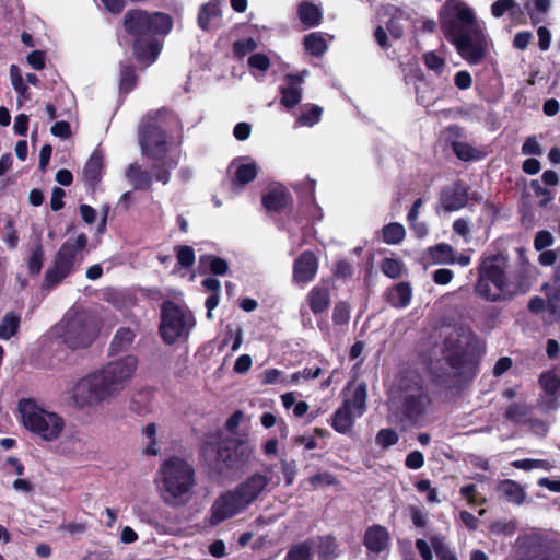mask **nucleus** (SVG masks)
<instances>
[{
  "label": "nucleus",
  "mask_w": 560,
  "mask_h": 560,
  "mask_svg": "<svg viewBox=\"0 0 560 560\" xmlns=\"http://www.w3.org/2000/svg\"><path fill=\"white\" fill-rule=\"evenodd\" d=\"M307 482L312 486L313 489H318L320 487L332 486L337 483V479L332 474L328 471H322L310 477Z\"/></svg>",
  "instance_id": "obj_49"
},
{
  "label": "nucleus",
  "mask_w": 560,
  "mask_h": 560,
  "mask_svg": "<svg viewBox=\"0 0 560 560\" xmlns=\"http://www.w3.org/2000/svg\"><path fill=\"white\" fill-rule=\"evenodd\" d=\"M136 84L135 70L131 67H126L121 70L120 75V89L125 92H129Z\"/></svg>",
  "instance_id": "obj_59"
},
{
  "label": "nucleus",
  "mask_w": 560,
  "mask_h": 560,
  "mask_svg": "<svg viewBox=\"0 0 560 560\" xmlns=\"http://www.w3.org/2000/svg\"><path fill=\"white\" fill-rule=\"evenodd\" d=\"M135 332L130 328H120L116 331L110 342V353H119L126 350L133 341Z\"/></svg>",
  "instance_id": "obj_30"
},
{
  "label": "nucleus",
  "mask_w": 560,
  "mask_h": 560,
  "mask_svg": "<svg viewBox=\"0 0 560 560\" xmlns=\"http://www.w3.org/2000/svg\"><path fill=\"white\" fill-rule=\"evenodd\" d=\"M551 7V0H534L533 5L526 3L529 18L534 24H538L545 20V15Z\"/></svg>",
  "instance_id": "obj_34"
},
{
  "label": "nucleus",
  "mask_w": 560,
  "mask_h": 560,
  "mask_svg": "<svg viewBox=\"0 0 560 560\" xmlns=\"http://www.w3.org/2000/svg\"><path fill=\"white\" fill-rule=\"evenodd\" d=\"M439 22L445 38L469 65L486 56L487 39L471 8L460 0H447L440 9Z\"/></svg>",
  "instance_id": "obj_1"
},
{
  "label": "nucleus",
  "mask_w": 560,
  "mask_h": 560,
  "mask_svg": "<svg viewBox=\"0 0 560 560\" xmlns=\"http://www.w3.org/2000/svg\"><path fill=\"white\" fill-rule=\"evenodd\" d=\"M156 432L158 428L155 423H149L142 429V435L144 440V451L148 455H156L160 450L156 446Z\"/></svg>",
  "instance_id": "obj_41"
},
{
  "label": "nucleus",
  "mask_w": 560,
  "mask_h": 560,
  "mask_svg": "<svg viewBox=\"0 0 560 560\" xmlns=\"http://www.w3.org/2000/svg\"><path fill=\"white\" fill-rule=\"evenodd\" d=\"M343 394L345 399L342 406L361 417L366 409L368 392L365 383H360L352 390L347 388L343 390Z\"/></svg>",
  "instance_id": "obj_19"
},
{
  "label": "nucleus",
  "mask_w": 560,
  "mask_h": 560,
  "mask_svg": "<svg viewBox=\"0 0 560 560\" xmlns=\"http://www.w3.org/2000/svg\"><path fill=\"white\" fill-rule=\"evenodd\" d=\"M553 244V236L547 230L538 231L534 238V247L536 250L541 252Z\"/></svg>",
  "instance_id": "obj_57"
},
{
  "label": "nucleus",
  "mask_w": 560,
  "mask_h": 560,
  "mask_svg": "<svg viewBox=\"0 0 560 560\" xmlns=\"http://www.w3.org/2000/svg\"><path fill=\"white\" fill-rule=\"evenodd\" d=\"M412 296V290L408 282H400L386 292L388 303L398 308L409 305Z\"/></svg>",
  "instance_id": "obj_23"
},
{
  "label": "nucleus",
  "mask_w": 560,
  "mask_h": 560,
  "mask_svg": "<svg viewBox=\"0 0 560 560\" xmlns=\"http://www.w3.org/2000/svg\"><path fill=\"white\" fill-rule=\"evenodd\" d=\"M498 492L508 502L521 504L524 501L525 492L515 481L505 479L499 482Z\"/></svg>",
  "instance_id": "obj_27"
},
{
  "label": "nucleus",
  "mask_w": 560,
  "mask_h": 560,
  "mask_svg": "<svg viewBox=\"0 0 560 560\" xmlns=\"http://www.w3.org/2000/svg\"><path fill=\"white\" fill-rule=\"evenodd\" d=\"M247 508L235 489L226 491L214 500L210 509L209 523L217 526L244 512Z\"/></svg>",
  "instance_id": "obj_14"
},
{
  "label": "nucleus",
  "mask_w": 560,
  "mask_h": 560,
  "mask_svg": "<svg viewBox=\"0 0 560 560\" xmlns=\"http://www.w3.org/2000/svg\"><path fill=\"white\" fill-rule=\"evenodd\" d=\"M124 26L126 32L135 37V56L139 61L149 65L156 60L161 50L155 35L167 34L172 28V20L161 12L130 10L124 16Z\"/></svg>",
  "instance_id": "obj_4"
},
{
  "label": "nucleus",
  "mask_w": 560,
  "mask_h": 560,
  "mask_svg": "<svg viewBox=\"0 0 560 560\" xmlns=\"http://www.w3.org/2000/svg\"><path fill=\"white\" fill-rule=\"evenodd\" d=\"M320 374V368H316L314 370L304 369L303 371H298L293 373L290 377H284V380H282V383L299 384L302 380L317 378Z\"/></svg>",
  "instance_id": "obj_47"
},
{
  "label": "nucleus",
  "mask_w": 560,
  "mask_h": 560,
  "mask_svg": "<svg viewBox=\"0 0 560 560\" xmlns=\"http://www.w3.org/2000/svg\"><path fill=\"white\" fill-rule=\"evenodd\" d=\"M257 48V43L253 38L237 40L233 45V51L236 57L243 58L246 54L254 51Z\"/></svg>",
  "instance_id": "obj_54"
},
{
  "label": "nucleus",
  "mask_w": 560,
  "mask_h": 560,
  "mask_svg": "<svg viewBox=\"0 0 560 560\" xmlns=\"http://www.w3.org/2000/svg\"><path fill=\"white\" fill-rule=\"evenodd\" d=\"M350 318V306L346 302H338L332 312V320L337 325L347 324Z\"/></svg>",
  "instance_id": "obj_51"
},
{
  "label": "nucleus",
  "mask_w": 560,
  "mask_h": 560,
  "mask_svg": "<svg viewBox=\"0 0 560 560\" xmlns=\"http://www.w3.org/2000/svg\"><path fill=\"white\" fill-rule=\"evenodd\" d=\"M19 409L24 427L46 441L58 439L63 430L62 418L44 409L34 400L20 401Z\"/></svg>",
  "instance_id": "obj_10"
},
{
  "label": "nucleus",
  "mask_w": 560,
  "mask_h": 560,
  "mask_svg": "<svg viewBox=\"0 0 560 560\" xmlns=\"http://www.w3.org/2000/svg\"><path fill=\"white\" fill-rule=\"evenodd\" d=\"M291 202V197L282 186L272 187L262 198V203L267 210L280 211Z\"/></svg>",
  "instance_id": "obj_22"
},
{
  "label": "nucleus",
  "mask_w": 560,
  "mask_h": 560,
  "mask_svg": "<svg viewBox=\"0 0 560 560\" xmlns=\"http://www.w3.org/2000/svg\"><path fill=\"white\" fill-rule=\"evenodd\" d=\"M405 464L410 469H419L424 464L423 454L419 451L409 453L406 457Z\"/></svg>",
  "instance_id": "obj_63"
},
{
  "label": "nucleus",
  "mask_w": 560,
  "mask_h": 560,
  "mask_svg": "<svg viewBox=\"0 0 560 560\" xmlns=\"http://www.w3.org/2000/svg\"><path fill=\"white\" fill-rule=\"evenodd\" d=\"M138 369L135 355H125L80 378L72 387V399L79 407L109 402L128 386Z\"/></svg>",
  "instance_id": "obj_2"
},
{
  "label": "nucleus",
  "mask_w": 560,
  "mask_h": 560,
  "mask_svg": "<svg viewBox=\"0 0 560 560\" xmlns=\"http://www.w3.org/2000/svg\"><path fill=\"white\" fill-rule=\"evenodd\" d=\"M10 75L11 81L14 90L20 93L21 95H24L27 91V86L23 83L22 75L20 73V70L16 66L12 65L10 68Z\"/></svg>",
  "instance_id": "obj_60"
},
{
  "label": "nucleus",
  "mask_w": 560,
  "mask_h": 560,
  "mask_svg": "<svg viewBox=\"0 0 560 560\" xmlns=\"http://www.w3.org/2000/svg\"><path fill=\"white\" fill-rule=\"evenodd\" d=\"M337 542L332 537H323L318 544L319 560H334L338 557Z\"/></svg>",
  "instance_id": "obj_38"
},
{
  "label": "nucleus",
  "mask_w": 560,
  "mask_h": 560,
  "mask_svg": "<svg viewBox=\"0 0 560 560\" xmlns=\"http://www.w3.org/2000/svg\"><path fill=\"white\" fill-rule=\"evenodd\" d=\"M201 262L208 264L211 272L214 275L222 276L225 275L229 270L228 262L220 257L205 256L201 258Z\"/></svg>",
  "instance_id": "obj_48"
},
{
  "label": "nucleus",
  "mask_w": 560,
  "mask_h": 560,
  "mask_svg": "<svg viewBox=\"0 0 560 560\" xmlns=\"http://www.w3.org/2000/svg\"><path fill=\"white\" fill-rule=\"evenodd\" d=\"M456 156L463 161H471L479 159V152L466 142L455 141L452 144Z\"/></svg>",
  "instance_id": "obj_43"
},
{
  "label": "nucleus",
  "mask_w": 560,
  "mask_h": 560,
  "mask_svg": "<svg viewBox=\"0 0 560 560\" xmlns=\"http://www.w3.org/2000/svg\"><path fill=\"white\" fill-rule=\"evenodd\" d=\"M308 75L307 70H303L299 74H285L283 78L284 84L280 88L281 104L287 108H292L300 103L302 98V83L305 77Z\"/></svg>",
  "instance_id": "obj_16"
},
{
  "label": "nucleus",
  "mask_w": 560,
  "mask_h": 560,
  "mask_svg": "<svg viewBox=\"0 0 560 560\" xmlns=\"http://www.w3.org/2000/svg\"><path fill=\"white\" fill-rule=\"evenodd\" d=\"M320 115H322V107H319L317 105H312L311 108L306 113H303L299 117V122L301 125H305V126H313L314 124H316L319 120Z\"/></svg>",
  "instance_id": "obj_58"
},
{
  "label": "nucleus",
  "mask_w": 560,
  "mask_h": 560,
  "mask_svg": "<svg viewBox=\"0 0 560 560\" xmlns=\"http://www.w3.org/2000/svg\"><path fill=\"white\" fill-rule=\"evenodd\" d=\"M194 326L195 319L189 312L172 301L162 304L160 332L166 343L186 339Z\"/></svg>",
  "instance_id": "obj_11"
},
{
  "label": "nucleus",
  "mask_w": 560,
  "mask_h": 560,
  "mask_svg": "<svg viewBox=\"0 0 560 560\" xmlns=\"http://www.w3.org/2000/svg\"><path fill=\"white\" fill-rule=\"evenodd\" d=\"M250 453L246 445L232 438L215 436L202 447L205 460L219 474L242 469Z\"/></svg>",
  "instance_id": "obj_8"
},
{
  "label": "nucleus",
  "mask_w": 560,
  "mask_h": 560,
  "mask_svg": "<svg viewBox=\"0 0 560 560\" xmlns=\"http://www.w3.org/2000/svg\"><path fill=\"white\" fill-rule=\"evenodd\" d=\"M405 235V228L400 223H389L383 228V240L387 244H398Z\"/></svg>",
  "instance_id": "obj_39"
},
{
  "label": "nucleus",
  "mask_w": 560,
  "mask_h": 560,
  "mask_svg": "<svg viewBox=\"0 0 560 560\" xmlns=\"http://www.w3.org/2000/svg\"><path fill=\"white\" fill-rule=\"evenodd\" d=\"M382 271L389 278H398L402 273L404 264L394 258H385L381 264Z\"/></svg>",
  "instance_id": "obj_46"
},
{
  "label": "nucleus",
  "mask_w": 560,
  "mask_h": 560,
  "mask_svg": "<svg viewBox=\"0 0 560 560\" xmlns=\"http://www.w3.org/2000/svg\"><path fill=\"white\" fill-rule=\"evenodd\" d=\"M20 326V316L10 312L7 313L0 323V339L8 340L16 334Z\"/></svg>",
  "instance_id": "obj_32"
},
{
  "label": "nucleus",
  "mask_w": 560,
  "mask_h": 560,
  "mask_svg": "<svg viewBox=\"0 0 560 560\" xmlns=\"http://www.w3.org/2000/svg\"><path fill=\"white\" fill-rule=\"evenodd\" d=\"M511 15L521 13L520 4L515 0H497L491 5V13L494 18H501L504 13Z\"/></svg>",
  "instance_id": "obj_40"
},
{
  "label": "nucleus",
  "mask_w": 560,
  "mask_h": 560,
  "mask_svg": "<svg viewBox=\"0 0 560 560\" xmlns=\"http://www.w3.org/2000/svg\"><path fill=\"white\" fill-rule=\"evenodd\" d=\"M359 417L341 405L332 415L330 423L337 432L345 434L352 429L355 419Z\"/></svg>",
  "instance_id": "obj_26"
},
{
  "label": "nucleus",
  "mask_w": 560,
  "mask_h": 560,
  "mask_svg": "<svg viewBox=\"0 0 560 560\" xmlns=\"http://www.w3.org/2000/svg\"><path fill=\"white\" fill-rule=\"evenodd\" d=\"M220 15V9L218 3L209 2L200 8L198 15V23L202 30H208L211 19Z\"/></svg>",
  "instance_id": "obj_42"
},
{
  "label": "nucleus",
  "mask_w": 560,
  "mask_h": 560,
  "mask_svg": "<svg viewBox=\"0 0 560 560\" xmlns=\"http://www.w3.org/2000/svg\"><path fill=\"white\" fill-rule=\"evenodd\" d=\"M453 277H454L453 271L450 269H446V268H441V269L435 270L432 276L433 281L440 285H445V284L450 283L453 279Z\"/></svg>",
  "instance_id": "obj_64"
},
{
  "label": "nucleus",
  "mask_w": 560,
  "mask_h": 560,
  "mask_svg": "<svg viewBox=\"0 0 560 560\" xmlns=\"http://www.w3.org/2000/svg\"><path fill=\"white\" fill-rule=\"evenodd\" d=\"M298 14L301 22L307 27L318 25L322 20L320 9L317 5L306 1H303L299 4Z\"/></svg>",
  "instance_id": "obj_29"
},
{
  "label": "nucleus",
  "mask_w": 560,
  "mask_h": 560,
  "mask_svg": "<svg viewBox=\"0 0 560 560\" xmlns=\"http://www.w3.org/2000/svg\"><path fill=\"white\" fill-rule=\"evenodd\" d=\"M310 308L315 315L327 311L330 305V294L327 288L314 287L307 294Z\"/></svg>",
  "instance_id": "obj_24"
},
{
  "label": "nucleus",
  "mask_w": 560,
  "mask_h": 560,
  "mask_svg": "<svg viewBox=\"0 0 560 560\" xmlns=\"http://www.w3.org/2000/svg\"><path fill=\"white\" fill-rule=\"evenodd\" d=\"M160 472L162 480L159 491L163 502L171 506L185 505L195 486L192 466L182 458L172 457L163 463Z\"/></svg>",
  "instance_id": "obj_7"
},
{
  "label": "nucleus",
  "mask_w": 560,
  "mask_h": 560,
  "mask_svg": "<svg viewBox=\"0 0 560 560\" xmlns=\"http://www.w3.org/2000/svg\"><path fill=\"white\" fill-rule=\"evenodd\" d=\"M424 65L430 69L441 74L445 68V60L433 51L425 52L423 56Z\"/></svg>",
  "instance_id": "obj_52"
},
{
  "label": "nucleus",
  "mask_w": 560,
  "mask_h": 560,
  "mask_svg": "<svg viewBox=\"0 0 560 560\" xmlns=\"http://www.w3.org/2000/svg\"><path fill=\"white\" fill-rule=\"evenodd\" d=\"M467 187L462 183H455L443 189L441 196L442 207L445 211H457L467 205Z\"/></svg>",
  "instance_id": "obj_17"
},
{
  "label": "nucleus",
  "mask_w": 560,
  "mask_h": 560,
  "mask_svg": "<svg viewBox=\"0 0 560 560\" xmlns=\"http://www.w3.org/2000/svg\"><path fill=\"white\" fill-rule=\"evenodd\" d=\"M235 166L234 177L232 179L233 189H237L254 180L257 176V164L255 162H245L233 164Z\"/></svg>",
  "instance_id": "obj_25"
},
{
  "label": "nucleus",
  "mask_w": 560,
  "mask_h": 560,
  "mask_svg": "<svg viewBox=\"0 0 560 560\" xmlns=\"http://www.w3.org/2000/svg\"><path fill=\"white\" fill-rule=\"evenodd\" d=\"M528 290L526 270L522 265H511L501 255L487 257L479 267L475 293L489 302L511 300Z\"/></svg>",
  "instance_id": "obj_3"
},
{
  "label": "nucleus",
  "mask_w": 560,
  "mask_h": 560,
  "mask_svg": "<svg viewBox=\"0 0 560 560\" xmlns=\"http://www.w3.org/2000/svg\"><path fill=\"white\" fill-rule=\"evenodd\" d=\"M176 256L178 264L182 267L188 268L195 262V252L194 248L187 245H182L176 247Z\"/></svg>",
  "instance_id": "obj_50"
},
{
  "label": "nucleus",
  "mask_w": 560,
  "mask_h": 560,
  "mask_svg": "<svg viewBox=\"0 0 560 560\" xmlns=\"http://www.w3.org/2000/svg\"><path fill=\"white\" fill-rule=\"evenodd\" d=\"M530 415L532 407L525 396H520V399L510 404L504 411V418L515 424H526Z\"/></svg>",
  "instance_id": "obj_21"
},
{
  "label": "nucleus",
  "mask_w": 560,
  "mask_h": 560,
  "mask_svg": "<svg viewBox=\"0 0 560 560\" xmlns=\"http://www.w3.org/2000/svg\"><path fill=\"white\" fill-rule=\"evenodd\" d=\"M126 177L132 183L135 189L148 190L152 185V177L148 171L141 168L140 165L130 164L126 171Z\"/></svg>",
  "instance_id": "obj_28"
},
{
  "label": "nucleus",
  "mask_w": 560,
  "mask_h": 560,
  "mask_svg": "<svg viewBox=\"0 0 560 560\" xmlns=\"http://www.w3.org/2000/svg\"><path fill=\"white\" fill-rule=\"evenodd\" d=\"M559 396L560 394L550 395L544 393L538 400L539 408L545 412L558 409L560 407Z\"/></svg>",
  "instance_id": "obj_53"
},
{
  "label": "nucleus",
  "mask_w": 560,
  "mask_h": 560,
  "mask_svg": "<svg viewBox=\"0 0 560 560\" xmlns=\"http://www.w3.org/2000/svg\"><path fill=\"white\" fill-rule=\"evenodd\" d=\"M522 153L525 155H540L542 153V149L536 137H529L526 139L522 145Z\"/></svg>",
  "instance_id": "obj_62"
},
{
  "label": "nucleus",
  "mask_w": 560,
  "mask_h": 560,
  "mask_svg": "<svg viewBox=\"0 0 560 560\" xmlns=\"http://www.w3.org/2000/svg\"><path fill=\"white\" fill-rule=\"evenodd\" d=\"M44 249L42 244L38 242L32 249L28 258V270L31 275H38L43 267Z\"/></svg>",
  "instance_id": "obj_44"
},
{
  "label": "nucleus",
  "mask_w": 560,
  "mask_h": 560,
  "mask_svg": "<svg viewBox=\"0 0 560 560\" xmlns=\"http://www.w3.org/2000/svg\"><path fill=\"white\" fill-rule=\"evenodd\" d=\"M100 320L94 312L72 307L51 327L52 338L70 350L89 348L97 337Z\"/></svg>",
  "instance_id": "obj_5"
},
{
  "label": "nucleus",
  "mask_w": 560,
  "mask_h": 560,
  "mask_svg": "<svg viewBox=\"0 0 560 560\" xmlns=\"http://www.w3.org/2000/svg\"><path fill=\"white\" fill-rule=\"evenodd\" d=\"M312 548L313 545L310 541L294 544L289 548L284 560H312Z\"/></svg>",
  "instance_id": "obj_35"
},
{
  "label": "nucleus",
  "mask_w": 560,
  "mask_h": 560,
  "mask_svg": "<svg viewBox=\"0 0 560 560\" xmlns=\"http://www.w3.org/2000/svg\"><path fill=\"white\" fill-rule=\"evenodd\" d=\"M248 66L252 69L266 72L270 67V59L265 54H253L247 60Z\"/></svg>",
  "instance_id": "obj_55"
},
{
  "label": "nucleus",
  "mask_w": 560,
  "mask_h": 560,
  "mask_svg": "<svg viewBox=\"0 0 560 560\" xmlns=\"http://www.w3.org/2000/svg\"><path fill=\"white\" fill-rule=\"evenodd\" d=\"M539 384L546 394H560V377L555 371L544 372L539 377Z\"/></svg>",
  "instance_id": "obj_37"
},
{
  "label": "nucleus",
  "mask_w": 560,
  "mask_h": 560,
  "mask_svg": "<svg viewBox=\"0 0 560 560\" xmlns=\"http://www.w3.org/2000/svg\"><path fill=\"white\" fill-rule=\"evenodd\" d=\"M389 534L387 529L380 525L370 527L364 535V545L370 552L381 553L388 548Z\"/></svg>",
  "instance_id": "obj_20"
},
{
  "label": "nucleus",
  "mask_w": 560,
  "mask_h": 560,
  "mask_svg": "<svg viewBox=\"0 0 560 560\" xmlns=\"http://www.w3.org/2000/svg\"><path fill=\"white\" fill-rule=\"evenodd\" d=\"M443 358L430 363V371L442 382L462 375L472 335L464 327L446 326L441 329Z\"/></svg>",
  "instance_id": "obj_6"
},
{
  "label": "nucleus",
  "mask_w": 560,
  "mask_h": 560,
  "mask_svg": "<svg viewBox=\"0 0 560 560\" xmlns=\"http://www.w3.org/2000/svg\"><path fill=\"white\" fill-rule=\"evenodd\" d=\"M88 237L83 233L67 240L56 253L52 266L46 270L42 289L51 290L69 277L81 265Z\"/></svg>",
  "instance_id": "obj_9"
},
{
  "label": "nucleus",
  "mask_w": 560,
  "mask_h": 560,
  "mask_svg": "<svg viewBox=\"0 0 560 560\" xmlns=\"http://www.w3.org/2000/svg\"><path fill=\"white\" fill-rule=\"evenodd\" d=\"M160 112H150L140 122L139 142L143 155L161 160L167 151L166 135L155 120Z\"/></svg>",
  "instance_id": "obj_13"
},
{
  "label": "nucleus",
  "mask_w": 560,
  "mask_h": 560,
  "mask_svg": "<svg viewBox=\"0 0 560 560\" xmlns=\"http://www.w3.org/2000/svg\"><path fill=\"white\" fill-rule=\"evenodd\" d=\"M401 409L411 421H417L430 405V397L422 386V378L411 374L400 381Z\"/></svg>",
  "instance_id": "obj_12"
},
{
  "label": "nucleus",
  "mask_w": 560,
  "mask_h": 560,
  "mask_svg": "<svg viewBox=\"0 0 560 560\" xmlns=\"http://www.w3.org/2000/svg\"><path fill=\"white\" fill-rule=\"evenodd\" d=\"M102 158L97 153L91 155L83 168V176L86 182L95 183L100 179L102 171Z\"/></svg>",
  "instance_id": "obj_33"
},
{
  "label": "nucleus",
  "mask_w": 560,
  "mask_h": 560,
  "mask_svg": "<svg viewBox=\"0 0 560 560\" xmlns=\"http://www.w3.org/2000/svg\"><path fill=\"white\" fill-rule=\"evenodd\" d=\"M317 259L311 252H304L294 262L293 276L299 282H308L313 280L317 272Z\"/></svg>",
  "instance_id": "obj_18"
},
{
  "label": "nucleus",
  "mask_w": 560,
  "mask_h": 560,
  "mask_svg": "<svg viewBox=\"0 0 560 560\" xmlns=\"http://www.w3.org/2000/svg\"><path fill=\"white\" fill-rule=\"evenodd\" d=\"M406 21V16L402 11L395 9V13L387 23V28L390 35L395 38H400L404 34L402 22Z\"/></svg>",
  "instance_id": "obj_45"
},
{
  "label": "nucleus",
  "mask_w": 560,
  "mask_h": 560,
  "mask_svg": "<svg viewBox=\"0 0 560 560\" xmlns=\"http://www.w3.org/2000/svg\"><path fill=\"white\" fill-rule=\"evenodd\" d=\"M376 442L383 447H389L398 442V434L392 429H382L376 435Z\"/></svg>",
  "instance_id": "obj_56"
},
{
  "label": "nucleus",
  "mask_w": 560,
  "mask_h": 560,
  "mask_svg": "<svg viewBox=\"0 0 560 560\" xmlns=\"http://www.w3.org/2000/svg\"><path fill=\"white\" fill-rule=\"evenodd\" d=\"M305 49L313 56H320L327 49V44L319 33H311L304 37Z\"/></svg>",
  "instance_id": "obj_36"
},
{
  "label": "nucleus",
  "mask_w": 560,
  "mask_h": 560,
  "mask_svg": "<svg viewBox=\"0 0 560 560\" xmlns=\"http://www.w3.org/2000/svg\"><path fill=\"white\" fill-rule=\"evenodd\" d=\"M272 481V476L268 472H255L237 485L234 489L247 506L256 501L259 495L268 488Z\"/></svg>",
  "instance_id": "obj_15"
},
{
  "label": "nucleus",
  "mask_w": 560,
  "mask_h": 560,
  "mask_svg": "<svg viewBox=\"0 0 560 560\" xmlns=\"http://www.w3.org/2000/svg\"><path fill=\"white\" fill-rule=\"evenodd\" d=\"M431 257L436 264L454 265L456 264V253L448 244H438L431 248Z\"/></svg>",
  "instance_id": "obj_31"
},
{
  "label": "nucleus",
  "mask_w": 560,
  "mask_h": 560,
  "mask_svg": "<svg viewBox=\"0 0 560 560\" xmlns=\"http://www.w3.org/2000/svg\"><path fill=\"white\" fill-rule=\"evenodd\" d=\"M513 466L518 469L530 470L535 468H547L548 464L542 459H520L513 462Z\"/></svg>",
  "instance_id": "obj_61"
}]
</instances>
